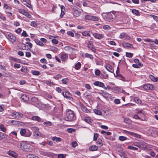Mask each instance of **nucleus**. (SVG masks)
I'll use <instances>...</instances> for the list:
<instances>
[{"instance_id": "obj_55", "label": "nucleus", "mask_w": 158, "mask_h": 158, "mask_svg": "<svg viewBox=\"0 0 158 158\" xmlns=\"http://www.w3.org/2000/svg\"><path fill=\"white\" fill-rule=\"evenodd\" d=\"M133 54L129 52H126V56L127 57H128L129 58H131Z\"/></svg>"}, {"instance_id": "obj_2", "label": "nucleus", "mask_w": 158, "mask_h": 158, "mask_svg": "<svg viewBox=\"0 0 158 158\" xmlns=\"http://www.w3.org/2000/svg\"><path fill=\"white\" fill-rule=\"evenodd\" d=\"M74 114L73 111L71 110H69L67 112L64 119L66 121H71L74 119Z\"/></svg>"}, {"instance_id": "obj_13", "label": "nucleus", "mask_w": 158, "mask_h": 158, "mask_svg": "<svg viewBox=\"0 0 158 158\" xmlns=\"http://www.w3.org/2000/svg\"><path fill=\"white\" fill-rule=\"evenodd\" d=\"M64 96L67 98H71V95L70 93L67 90H65L64 92H62Z\"/></svg>"}, {"instance_id": "obj_41", "label": "nucleus", "mask_w": 158, "mask_h": 158, "mask_svg": "<svg viewBox=\"0 0 158 158\" xmlns=\"http://www.w3.org/2000/svg\"><path fill=\"white\" fill-rule=\"evenodd\" d=\"M94 113L100 115H101L102 114V113L101 111L96 109H94Z\"/></svg>"}, {"instance_id": "obj_28", "label": "nucleus", "mask_w": 158, "mask_h": 158, "mask_svg": "<svg viewBox=\"0 0 158 158\" xmlns=\"http://www.w3.org/2000/svg\"><path fill=\"white\" fill-rule=\"evenodd\" d=\"M96 144L97 145H98L99 147H101L103 145L102 140L100 139H98L96 142Z\"/></svg>"}, {"instance_id": "obj_63", "label": "nucleus", "mask_w": 158, "mask_h": 158, "mask_svg": "<svg viewBox=\"0 0 158 158\" xmlns=\"http://www.w3.org/2000/svg\"><path fill=\"white\" fill-rule=\"evenodd\" d=\"M115 104H117L120 103V101L119 99H115L114 101Z\"/></svg>"}, {"instance_id": "obj_52", "label": "nucleus", "mask_w": 158, "mask_h": 158, "mask_svg": "<svg viewBox=\"0 0 158 158\" xmlns=\"http://www.w3.org/2000/svg\"><path fill=\"white\" fill-rule=\"evenodd\" d=\"M91 16L89 15H87L85 16V18L86 19L90 20L91 19Z\"/></svg>"}, {"instance_id": "obj_19", "label": "nucleus", "mask_w": 158, "mask_h": 158, "mask_svg": "<svg viewBox=\"0 0 158 158\" xmlns=\"http://www.w3.org/2000/svg\"><path fill=\"white\" fill-rule=\"evenodd\" d=\"M31 101L32 102L34 103V104H38L40 102V101H39L38 98L35 97H33L31 99Z\"/></svg>"}, {"instance_id": "obj_1", "label": "nucleus", "mask_w": 158, "mask_h": 158, "mask_svg": "<svg viewBox=\"0 0 158 158\" xmlns=\"http://www.w3.org/2000/svg\"><path fill=\"white\" fill-rule=\"evenodd\" d=\"M20 148L26 152L31 151L32 149V146L30 144L23 141L21 142L19 144Z\"/></svg>"}, {"instance_id": "obj_60", "label": "nucleus", "mask_w": 158, "mask_h": 158, "mask_svg": "<svg viewBox=\"0 0 158 158\" xmlns=\"http://www.w3.org/2000/svg\"><path fill=\"white\" fill-rule=\"evenodd\" d=\"M103 28L104 29H106V30L107 29V30H108V29H110L111 27L110 26H108V25H104L103 26Z\"/></svg>"}, {"instance_id": "obj_38", "label": "nucleus", "mask_w": 158, "mask_h": 158, "mask_svg": "<svg viewBox=\"0 0 158 158\" xmlns=\"http://www.w3.org/2000/svg\"><path fill=\"white\" fill-rule=\"evenodd\" d=\"M43 124L46 126L48 127L52 125V123L50 121H47L43 123Z\"/></svg>"}, {"instance_id": "obj_32", "label": "nucleus", "mask_w": 158, "mask_h": 158, "mask_svg": "<svg viewBox=\"0 0 158 158\" xmlns=\"http://www.w3.org/2000/svg\"><path fill=\"white\" fill-rule=\"evenodd\" d=\"M143 40L145 42H149L150 44H153L154 42L152 40L148 38L144 39Z\"/></svg>"}, {"instance_id": "obj_57", "label": "nucleus", "mask_w": 158, "mask_h": 158, "mask_svg": "<svg viewBox=\"0 0 158 158\" xmlns=\"http://www.w3.org/2000/svg\"><path fill=\"white\" fill-rule=\"evenodd\" d=\"M4 7L7 9H8L10 10L11 9V8L10 6H8L6 4H4Z\"/></svg>"}, {"instance_id": "obj_49", "label": "nucleus", "mask_w": 158, "mask_h": 158, "mask_svg": "<svg viewBox=\"0 0 158 158\" xmlns=\"http://www.w3.org/2000/svg\"><path fill=\"white\" fill-rule=\"evenodd\" d=\"M46 84L47 85L51 86L54 85V83L50 81H47L46 82Z\"/></svg>"}, {"instance_id": "obj_6", "label": "nucleus", "mask_w": 158, "mask_h": 158, "mask_svg": "<svg viewBox=\"0 0 158 158\" xmlns=\"http://www.w3.org/2000/svg\"><path fill=\"white\" fill-rule=\"evenodd\" d=\"M18 11L20 13L23 14L28 18H31V15L29 13L22 9H19L18 10Z\"/></svg>"}, {"instance_id": "obj_44", "label": "nucleus", "mask_w": 158, "mask_h": 158, "mask_svg": "<svg viewBox=\"0 0 158 158\" xmlns=\"http://www.w3.org/2000/svg\"><path fill=\"white\" fill-rule=\"evenodd\" d=\"M135 102L138 104H140L141 103V101L138 98L136 97L134 98Z\"/></svg>"}, {"instance_id": "obj_34", "label": "nucleus", "mask_w": 158, "mask_h": 158, "mask_svg": "<svg viewBox=\"0 0 158 158\" xmlns=\"http://www.w3.org/2000/svg\"><path fill=\"white\" fill-rule=\"evenodd\" d=\"M91 19L90 20L94 21H98V17L94 16L91 15Z\"/></svg>"}, {"instance_id": "obj_10", "label": "nucleus", "mask_w": 158, "mask_h": 158, "mask_svg": "<svg viewBox=\"0 0 158 158\" xmlns=\"http://www.w3.org/2000/svg\"><path fill=\"white\" fill-rule=\"evenodd\" d=\"M100 94L106 98H110L111 97V95L106 91H102L100 93Z\"/></svg>"}, {"instance_id": "obj_33", "label": "nucleus", "mask_w": 158, "mask_h": 158, "mask_svg": "<svg viewBox=\"0 0 158 158\" xmlns=\"http://www.w3.org/2000/svg\"><path fill=\"white\" fill-rule=\"evenodd\" d=\"M85 56L86 57L89 58L91 59H92L94 58V57L93 55L90 54H89L88 53H86L85 54Z\"/></svg>"}, {"instance_id": "obj_53", "label": "nucleus", "mask_w": 158, "mask_h": 158, "mask_svg": "<svg viewBox=\"0 0 158 158\" xmlns=\"http://www.w3.org/2000/svg\"><path fill=\"white\" fill-rule=\"evenodd\" d=\"M150 16L152 17L156 21H158V17L152 15H151Z\"/></svg>"}, {"instance_id": "obj_15", "label": "nucleus", "mask_w": 158, "mask_h": 158, "mask_svg": "<svg viewBox=\"0 0 158 158\" xmlns=\"http://www.w3.org/2000/svg\"><path fill=\"white\" fill-rule=\"evenodd\" d=\"M106 69L109 72L112 73L114 72V70L112 68V66L109 64H106L105 66Z\"/></svg>"}, {"instance_id": "obj_24", "label": "nucleus", "mask_w": 158, "mask_h": 158, "mask_svg": "<svg viewBox=\"0 0 158 158\" xmlns=\"http://www.w3.org/2000/svg\"><path fill=\"white\" fill-rule=\"evenodd\" d=\"M40 154L44 156H48L50 155V153L46 151H40Z\"/></svg>"}, {"instance_id": "obj_37", "label": "nucleus", "mask_w": 158, "mask_h": 158, "mask_svg": "<svg viewBox=\"0 0 158 158\" xmlns=\"http://www.w3.org/2000/svg\"><path fill=\"white\" fill-rule=\"evenodd\" d=\"M27 158H39V157L32 154H29L27 156Z\"/></svg>"}, {"instance_id": "obj_62", "label": "nucleus", "mask_w": 158, "mask_h": 158, "mask_svg": "<svg viewBox=\"0 0 158 158\" xmlns=\"http://www.w3.org/2000/svg\"><path fill=\"white\" fill-rule=\"evenodd\" d=\"M52 42L53 43L55 44H57L58 43V40L56 39H53L52 40Z\"/></svg>"}, {"instance_id": "obj_48", "label": "nucleus", "mask_w": 158, "mask_h": 158, "mask_svg": "<svg viewBox=\"0 0 158 158\" xmlns=\"http://www.w3.org/2000/svg\"><path fill=\"white\" fill-rule=\"evenodd\" d=\"M126 34L124 32H122L121 33L119 36V38L120 39H123L125 37Z\"/></svg>"}, {"instance_id": "obj_17", "label": "nucleus", "mask_w": 158, "mask_h": 158, "mask_svg": "<svg viewBox=\"0 0 158 158\" xmlns=\"http://www.w3.org/2000/svg\"><path fill=\"white\" fill-rule=\"evenodd\" d=\"M8 154L10 156L14 158H16L18 156L17 154L16 153L14 152V151H9L8 152Z\"/></svg>"}, {"instance_id": "obj_20", "label": "nucleus", "mask_w": 158, "mask_h": 158, "mask_svg": "<svg viewBox=\"0 0 158 158\" xmlns=\"http://www.w3.org/2000/svg\"><path fill=\"white\" fill-rule=\"evenodd\" d=\"M31 119L35 121L40 122L41 121V118L37 116H33L31 117Z\"/></svg>"}, {"instance_id": "obj_31", "label": "nucleus", "mask_w": 158, "mask_h": 158, "mask_svg": "<svg viewBox=\"0 0 158 158\" xmlns=\"http://www.w3.org/2000/svg\"><path fill=\"white\" fill-rule=\"evenodd\" d=\"M131 12L133 14L137 16H138L139 15V11L137 10L133 9L132 10Z\"/></svg>"}, {"instance_id": "obj_22", "label": "nucleus", "mask_w": 158, "mask_h": 158, "mask_svg": "<svg viewBox=\"0 0 158 158\" xmlns=\"http://www.w3.org/2000/svg\"><path fill=\"white\" fill-rule=\"evenodd\" d=\"M23 2L26 3H24V4L27 6L29 8L31 7V1L30 0H23Z\"/></svg>"}, {"instance_id": "obj_45", "label": "nucleus", "mask_w": 158, "mask_h": 158, "mask_svg": "<svg viewBox=\"0 0 158 158\" xmlns=\"http://www.w3.org/2000/svg\"><path fill=\"white\" fill-rule=\"evenodd\" d=\"M0 129H1V130L3 132H5L6 130V128L4 127V126L2 124L0 125Z\"/></svg>"}, {"instance_id": "obj_51", "label": "nucleus", "mask_w": 158, "mask_h": 158, "mask_svg": "<svg viewBox=\"0 0 158 158\" xmlns=\"http://www.w3.org/2000/svg\"><path fill=\"white\" fill-rule=\"evenodd\" d=\"M72 146L73 148H75V147L77 145V143L75 141L72 142L71 143Z\"/></svg>"}, {"instance_id": "obj_16", "label": "nucleus", "mask_w": 158, "mask_h": 158, "mask_svg": "<svg viewBox=\"0 0 158 158\" xmlns=\"http://www.w3.org/2000/svg\"><path fill=\"white\" fill-rule=\"evenodd\" d=\"M21 98L22 101L26 102L29 100V97L26 94H23L21 96Z\"/></svg>"}, {"instance_id": "obj_61", "label": "nucleus", "mask_w": 158, "mask_h": 158, "mask_svg": "<svg viewBox=\"0 0 158 158\" xmlns=\"http://www.w3.org/2000/svg\"><path fill=\"white\" fill-rule=\"evenodd\" d=\"M22 36L24 37H27V36L28 35L26 33V31H23V32L22 33Z\"/></svg>"}, {"instance_id": "obj_39", "label": "nucleus", "mask_w": 158, "mask_h": 158, "mask_svg": "<svg viewBox=\"0 0 158 158\" xmlns=\"http://www.w3.org/2000/svg\"><path fill=\"white\" fill-rule=\"evenodd\" d=\"M82 35L84 36H88L89 37L90 36V34H89V33L87 32V31H83V32H82Z\"/></svg>"}, {"instance_id": "obj_5", "label": "nucleus", "mask_w": 158, "mask_h": 158, "mask_svg": "<svg viewBox=\"0 0 158 158\" xmlns=\"http://www.w3.org/2000/svg\"><path fill=\"white\" fill-rule=\"evenodd\" d=\"M87 47L89 48L92 51L95 52L96 50L94 47L93 45V42L91 41H89L87 43Z\"/></svg>"}, {"instance_id": "obj_7", "label": "nucleus", "mask_w": 158, "mask_h": 158, "mask_svg": "<svg viewBox=\"0 0 158 158\" xmlns=\"http://www.w3.org/2000/svg\"><path fill=\"white\" fill-rule=\"evenodd\" d=\"M104 19L106 21L110 22L113 19V15L110 13H108L105 15Z\"/></svg>"}, {"instance_id": "obj_9", "label": "nucleus", "mask_w": 158, "mask_h": 158, "mask_svg": "<svg viewBox=\"0 0 158 158\" xmlns=\"http://www.w3.org/2000/svg\"><path fill=\"white\" fill-rule=\"evenodd\" d=\"M124 131L125 132L124 133L125 134L132 136L137 138H140V135H139L135 133L134 132L126 130H124Z\"/></svg>"}, {"instance_id": "obj_30", "label": "nucleus", "mask_w": 158, "mask_h": 158, "mask_svg": "<svg viewBox=\"0 0 158 158\" xmlns=\"http://www.w3.org/2000/svg\"><path fill=\"white\" fill-rule=\"evenodd\" d=\"M52 139L54 141L56 142H60L61 140V139L60 138L57 137H53L52 138Z\"/></svg>"}, {"instance_id": "obj_35", "label": "nucleus", "mask_w": 158, "mask_h": 158, "mask_svg": "<svg viewBox=\"0 0 158 158\" xmlns=\"http://www.w3.org/2000/svg\"><path fill=\"white\" fill-rule=\"evenodd\" d=\"M123 46L125 48H127L130 47L131 44H130L124 43L123 44Z\"/></svg>"}, {"instance_id": "obj_47", "label": "nucleus", "mask_w": 158, "mask_h": 158, "mask_svg": "<svg viewBox=\"0 0 158 158\" xmlns=\"http://www.w3.org/2000/svg\"><path fill=\"white\" fill-rule=\"evenodd\" d=\"M134 61L135 63H138V64H139V66H143V64H141V63L139 61V60L137 59H135L134 60Z\"/></svg>"}, {"instance_id": "obj_29", "label": "nucleus", "mask_w": 158, "mask_h": 158, "mask_svg": "<svg viewBox=\"0 0 158 158\" xmlns=\"http://www.w3.org/2000/svg\"><path fill=\"white\" fill-rule=\"evenodd\" d=\"M31 73L33 75L35 76H39L40 74V72L36 70H32L31 71Z\"/></svg>"}, {"instance_id": "obj_14", "label": "nucleus", "mask_w": 158, "mask_h": 158, "mask_svg": "<svg viewBox=\"0 0 158 158\" xmlns=\"http://www.w3.org/2000/svg\"><path fill=\"white\" fill-rule=\"evenodd\" d=\"M81 13V11L80 10L76 9L73 11V15L74 16L78 17L80 15Z\"/></svg>"}, {"instance_id": "obj_46", "label": "nucleus", "mask_w": 158, "mask_h": 158, "mask_svg": "<svg viewBox=\"0 0 158 158\" xmlns=\"http://www.w3.org/2000/svg\"><path fill=\"white\" fill-rule=\"evenodd\" d=\"M67 131L69 133H71L72 132H75L76 130L74 129L69 128L67 129Z\"/></svg>"}, {"instance_id": "obj_36", "label": "nucleus", "mask_w": 158, "mask_h": 158, "mask_svg": "<svg viewBox=\"0 0 158 158\" xmlns=\"http://www.w3.org/2000/svg\"><path fill=\"white\" fill-rule=\"evenodd\" d=\"M81 65V64L80 62H78L75 65V68L77 70H78L80 68Z\"/></svg>"}, {"instance_id": "obj_12", "label": "nucleus", "mask_w": 158, "mask_h": 158, "mask_svg": "<svg viewBox=\"0 0 158 158\" xmlns=\"http://www.w3.org/2000/svg\"><path fill=\"white\" fill-rule=\"evenodd\" d=\"M93 35L96 39H100L103 38L104 37V35L103 34H99L97 33H95L93 34Z\"/></svg>"}, {"instance_id": "obj_54", "label": "nucleus", "mask_w": 158, "mask_h": 158, "mask_svg": "<svg viewBox=\"0 0 158 158\" xmlns=\"http://www.w3.org/2000/svg\"><path fill=\"white\" fill-rule=\"evenodd\" d=\"M30 25L32 26L35 27L37 26V24L36 22L35 21H32L31 22Z\"/></svg>"}, {"instance_id": "obj_18", "label": "nucleus", "mask_w": 158, "mask_h": 158, "mask_svg": "<svg viewBox=\"0 0 158 158\" xmlns=\"http://www.w3.org/2000/svg\"><path fill=\"white\" fill-rule=\"evenodd\" d=\"M94 85L95 86L101 87H103L104 86V83H103L98 81H95L94 83Z\"/></svg>"}, {"instance_id": "obj_50", "label": "nucleus", "mask_w": 158, "mask_h": 158, "mask_svg": "<svg viewBox=\"0 0 158 158\" xmlns=\"http://www.w3.org/2000/svg\"><path fill=\"white\" fill-rule=\"evenodd\" d=\"M128 148L130 149L134 150H137L138 149V148H137L132 147L131 146H129L128 147Z\"/></svg>"}, {"instance_id": "obj_23", "label": "nucleus", "mask_w": 158, "mask_h": 158, "mask_svg": "<svg viewBox=\"0 0 158 158\" xmlns=\"http://www.w3.org/2000/svg\"><path fill=\"white\" fill-rule=\"evenodd\" d=\"M34 41L35 43L38 45L41 46H44V44L43 43H42L41 41L37 39H35Z\"/></svg>"}, {"instance_id": "obj_26", "label": "nucleus", "mask_w": 158, "mask_h": 158, "mask_svg": "<svg viewBox=\"0 0 158 158\" xmlns=\"http://www.w3.org/2000/svg\"><path fill=\"white\" fill-rule=\"evenodd\" d=\"M68 58L67 55L65 54H62L61 55V58L62 61H65Z\"/></svg>"}, {"instance_id": "obj_11", "label": "nucleus", "mask_w": 158, "mask_h": 158, "mask_svg": "<svg viewBox=\"0 0 158 158\" xmlns=\"http://www.w3.org/2000/svg\"><path fill=\"white\" fill-rule=\"evenodd\" d=\"M7 38L12 42H15L16 39V37L11 34L8 35Z\"/></svg>"}, {"instance_id": "obj_59", "label": "nucleus", "mask_w": 158, "mask_h": 158, "mask_svg": "<svg viewBox=\"0 0 158 158\" xmlns=\"http://www.w3.org/2000/svg\"><path fill=\"white\" fill-rule=\"evenodd\" d=\"M62 81L63 84H66L68 81V79L67 78H64L62 80Z\"/></svg>"}, {"instance_id": "obj_40", "label": "nucleus", "mask_w": 158, "mask_h": 158, "mask_svg": "<svg viewBox=\"0 0 158 158\" xmlns=\"http://www.w3.org/2000/svg\"><path fill=\"white\" fill-rule=\"evenodd\" d=\"M101 72L98 69H96L95 71V74L97 76H99L100 75Z\"/></svg>"}, {"instance_id": "obj_56", "label": "nucleus", "mask_w": 158, "mask_h": 158, "mask_svg": "<svg viewBox=\"0 0 158 158\" xmlns=\"http://www.w3.org/2000/svg\"><path fill=\"white\" fill-rule=\"evenodd\" d=\"M67 34L71 37H73L74 35V33L71 31H68L67 32Z\"/></svg>"}, {"instance_id": "obj_58", "label": "nucleus", "mask_w": 158, "mask_h": 158, "mask_svg": "<svg viewBox=\"0 0 158 158\" xmlns=\"http://www.w3.org/2000/svg\"><path fill=\"white\" fill-rule=\"evenodd\" d=\"M14 68H19L21 66L19 64L15 63L14 64Z\"/></svg>"}, {"instance_id": "obj_21", "label": "nucleus", "mask_w": 158, "mask_h": 158, "mask_svg": "<svg viewBox=\"0 0 158 158\" xmlns=\"http://www.w3.org/2000/svg\"><path fill=\"white\" fill-rule=\"evenodd\" d=\"M98 147L95 145H93L89 147V149L91 151H95L98 150Z\"/></svg>"}, {"instance_id": "obj_27", "label": "nucleus", "mask_w": 158, "mask_h": 158, "mask_svg": "<svg viewBox=\"0 0 158 158\" xmlns=\"http://www.w3.org/2000/svg\"><path fill=\"white\" fill-rule=\"evenodd\" d=\"M85 122L89 123L92 122L93 121V120L90 117H85Z\"/></svg>"}, {"instance_id": "obj_25", "label": "nucleus", "mask_w": 158, "mask_h": 158, "mask_svg": "<svg viewBox=\"0 0 158 158\" xmlns=\"http://www.w3.org/2000/svg\"><path fill=\"white\" fill-rule=\"evenodd\" d=\"M149 77L153 81L157 82L158 81V78L155 77L152 75H150Z\"/></svg>"}, {"instance_id": "obj_4", "label": "nucleus", "mask_w": 158, "mask_h": 158, "mask_svg": "<svg viewBox=\"0 0 158 158\" xmlns=\"http://www.w3.org/2000/svg\"><path fill=\"white\" fill-rule=\"evenodd\" d=\"M11 116L16 119H19L22 118L23 114L18 112L13 113L11 114Z\"/></svg>"}, {"instance_id": "obj_43", "label": "nucleus", "mask_w": 158, "mask_h": 158, "mask_svg": "<svg viewBox=\"0 0 158 158\" xmlns=\"http://www.w3.org/2000/svg\"><path fill=\"white\" fill-rule=\"evenodd\" d=\"M127 139V138L124 136H120L119 137V139L121 141H124Z\"/></svg>"}, {"instance_id": "obj_8", "label": "nucleus", "mask_w": 158, "mask_h": 158, "mask_svg": "<svg viewBox=\"0 0 158 158\" xmlns=\"http://www.w3.org/2000/svg\"><path fill=\"white\" fill-rule=\"evenodd\" d=\"M143 89L146 90H152L153 89L154 86L149 84H146L143 85Z\"/></svg>"}, {"instance_id": "obj_64", "label": "nucleus", "mask_w": 158, "mask_h": 158, "mask_svg": "<svg viewBox=\"0 0 158 158\" xmlns=\"http://www.w3.org/2000/svg\"><path fill=\"white\" fill-rule=\"evenodd\" d=\"M58 158H65V156L63 154H60L58 155Z\"/></svg>"}, {"instance_id": "obj_42", "label": "nucleus", "mask_w": 158, "mask_h": 158, "mask_svg": "<svg viewBox=\"0 0 158 158\" xmlns=\"http://www.w3.org/2000/svg\"><path fill=\"white\" fill-rule=\"evenodd\" d=\"M34 135L37 137L38 136H40L41 134L40 132L38 131H35L34 133Z\"/></svg>"}, {"instance_id": "obj_3", "label": "nucleus", "mask_w": 158, "mask_h": 158, "mask_svg": "<svg viewBox=\"0 0 158 158\" xmlns=\"http://www.w3.org/2000/svg\"><path fill=\"white\" fill-rule=\"evenodd\" d=\"M31 132L29 130H26L25 129H22L20 131V134L23 136L29 137L31 134Z\"/></svg>"}]
</instances>
